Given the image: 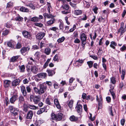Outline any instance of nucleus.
<instances>
[{
	"instance_id": "62",
	"label": "nucleus",
	"mask_w": 126,
	"mask_h": 126,
	"mask_svg": "<svg viewBox=\"0 0 126 126\" xmlns=\"http://www.w3.org/2000/svg\"><path fill=\"white\" fill-rule=\"evenodd\" d=\"M125 120L124 119H122L121 121V125L123 126L124 125L125 123Z\"/></svg>"
},
{
	"instance_id": "26",
	"label": "nucleus",
	"mask_w": 126,
	"mask_h": 126,
	"mask_svg": "<svg viewBox=\"0 0 126 126\" xmlns=\"http://www.w3.org/2000/svg\"><path fill=\"white\" fill-rule=\"evenodd\" d=\"M43 16L45 18H46V17L48 18H52L53 17V15H51L50 14H48L46 13H44L43 14Z\"/></svg>"
},
{
	"instance_id": "23",
	"label": "nucleus",
	"mask_w": 126,
	"mask_h": 126,
	"mask_svg": "<svg viewBox=\"0 0 126 126\" xmlns=\"http://www.w3.org/2000/svg\"><path fill=\"white\" fill-rule=\"evenodd\" d=\"M76 109L78 112H81L82 110V106L80 104L78 105L76 107Z\"/></svg>"
},
{
	"instance_id": "36",
	"label": "nucleus",
	"mask_w": 126,
	"mask_h": 126,
	"mask_svg": "<svg viewBox=\"0 0 126 126\" xmlns=\"http://www.w3.org/2000/svg\"><path fill=\"white\" fill-rule=\"evenodd\" d=\"M27 107L33 110H36L37 109V107L33 105H28Z\"/></svg>"
},
{
	"instance_id": "46",
	"label": "nucleus",
	"mask_w": 126,
	"mask_h": 126,
	"mask_svg": "<svg viewBox=\"0 0 126 126\" xmlns=\"http://www.w3.org/2000/svg\"><path fill=\"white\" fill-rule=\"evenodd\" d=\"M13 6V3L11 2H8L7 5L6 7L7 8H9Z\"/></svg>"
},
{
	"instance_id": "32",
	"label": "nucleus",
	"mask_w": 126,
	"mask_h": 126,
	"mask_svg": "<svg viewBox=\"0 0 126 126\" xmlns=\"http://www.w3.org/2000/svg\"><path fill=\"white\" fill-rule=\"evenodd\" d=\"M34 25L35 26L39 27L40 28H42L43 27H44V25H43L41 23H35L34 24Z\"/></svg>"
},
{
	"instance_id": "59",
	"label": "nucleus",
	"mask_w": 126,
	"mask_h": 126,
	"mask_svg": "<svg viewBox=\"0 0 126 126\" xmlns=\"http://www.w3.org/2000/svg\"><path fill=\"white\" fill-rule=\"evenodd\" d=\"M80 42L78 38H76L74 41V42L76 43H79Z\"/></svg>"
},
{
	"instance_id": "22",
	"label": "nucleus",
	"mask_w": 126,
	"mask_h": 126,
	"mask_svg": "<svg viewBox=\"0 0 126 126\" xmlns=\"http://www.w3.org/2000/svg\"><path fill=\"white\" fill-rule=\"evenodd\" d=\"M20 72L21 73L24 72L25 71V67L24 65H22L21 66L19 65L18 66Z\"/></svg>"
},
{
	"instance_id": "2",
	"label": "nucleus",
	"mask_w": 126,
	"mask_h": 126,
	"mask_svg": "<svg viewBox=\"0 0 126 126\" xmlns=\"http://www.w3.org/2000/svg\"><path fill=\"white\" fill-rule=\"evenodd\" d=\"M22 34L25 38L29 39H32V35L30 32L26 31H24L22 32Z\"/></svg>"
},
{
	"instance_id": "16",
	"label": "nucleus",
	"mask_w": 126,
	"mask_h": 126,
	"mask_svg": "<svg viewBox=\"0 0 126 126\" xmlns=\"http://www.w3.org/2000/svg\"><path fill=\"white\" fill-rule=\"evenodd\" d=\"M63 116V114L62 113H59L56 115V120L57 121L61 120Z\"/></svg>"
},
{
	"instance_id": "64",
	"label": "nucleus",
	"mask_w": 126,
	"mask_h": 126,
	"mask_svg": "<svg viewBox=\"0 0 126 126\" xmlns=\"http://www.w3.org/2000/svg\"><path fill=\"white\" fill-rule=\"evenodd\" d=\"M126 14V10L125 9L124 10L122 14V16L123 17H124Z\"/></svg>"
},
{
	"instance_id": "35",
	"label": "nucleus",
	"mask_w": 126,
	"mask_h": 126,
	"mask_svg": "<svg viewBox=\"0 0 126 126\" xmlns=\"http://www.w3.org/2000/svg\"><path fill=\"white\" fill-rule=\"evenodd\" d=\"M23 18L20 16H19L15 18V20L16 21H23Z\"/></svg>"
},
{
	"instance_id": "63",
	"label": "nucleus",
	"mask_w": 126,
	"mask_h": 126,
	"mask_svg": "<svg viewBox=\"0 0 126 126\" xmlns=\"http://www.w3.org/2000/svg\"><path fill=\"white\" fill-rule=\"evenodd\" d=\"M106 99L108 102H110L111 101V98L110 97H106Z\"/></svg>"
},
{
	"instance_id": "15",
	"label": "nucleus",
	"mask_w": 126,
	"mask_h": 126,
	"mask_svg": "<svg viewBox=\"0 0 126 126\" xmlns=\"http://www.w3.org/2000/svg\"><path fill=\"white\" fill-rule=\"evenodd\" d=\"M33 115L32 111L31 110H30L28 112L27 114L26 118L27 119H32Z\"/></svg>"
},
{
	"instance_id": "57",
	"label": "nucleus",
	"mask_w": 126,
	"mask_h": 126,
	"mask_svg": "<svg viewBox=\"0 0 126 126\" xmlns=\"http://www.w3.org/2000/svg\"><path fill=\"white\" fill-rule=\"evenodd\" d=\"M26 89L28 93H30L31 92V89L29 86L27 87Z\"/></svg>"
},
{
	"instance_id": "40",
	"label": "nucleus",
	"mask_w": 126,
	"mask_h": 126,
	"mask_svg": "<svg viewBox=\"0 0 126 126\" xmlns=\"http://www.w3.org/2000/svg\"><path fill=\"white\" fill-rule=\"evenodd\" d=\"M9 32V31L8 30H6L5 31L3 32L2 34L4 36H5L8 34Z\"/></svg>"
},
{
	"instance_id": "8",
	"label": "nucleus",
	"mask_w": 126,
	"mask_h": 126,
	"mask_svg": "<svg viewBox=\"0 0 126 126\" xmlns=\"http://www.w3.org/2000/svg\"><path fill=\"white\" fill-rule=\"evenodd\" d=\"M45 34V33L41 32L38 33L36 36L37 39L40 40L43 38Z\"/></svg>"
},
{
	"instance_id": "60",
	"label": "nucleus",
	"mask_w": 126,
	"mask_h": 126,
	"mask_svg": "<svg viewBox=\"0 0 126 126\" xmlns=\"http://www.w3.org/2000/svg\"><path fill=\"white\" fill-rule=\"evenodd\" d=\"M24 98L22 96H20L19 98V100L20 101H24Z\"/></svg>"
},
{
	"instance_id": "38",
	"label": "nucleus",
	"mask_w": 126,
	"mask_h": 126,
	"mask_svg": "<svg viewBox=\"0 0 126 126\" xmlns=\"http://www.w3.org/2000/svg\"><path fill=\"white\" fill-rule=\"evenodd\" d=\"M62 7L63 9L67 10H68L69 8V6L68 5L66 4H64L62 5Z\"/></svg>"
},
{
	"instance_id": "45",
	"label": "nucleus",
	"mask_w": 126,
	"mask_h": 126,
	"mask_svg": "<svg viewBox=\"0 0 126 126\" xmlns=\"http://www.w3.org/2000/svg\"><path fill=\"white\" fill-rule=\"evenodd\" d=\"M70 5L74 9H76L77 7L76 5V4H74L72 3V2H69Z\"/></svg>"
},
{
	"instance_id": "18",
	"label": "nucleus",
	"mask_w": 126,
	"mask_h": 126,
	"mask_svg": "<svg viewBox=\"0 0 126 126\" xmlns=\"http://www.w3.org/2000/svg\"><path fill=\"white\" fill-rule=\"evenodd\" d=\"M54 104L56 105L57 108L58 109H60L61 108V106L58 99H55L54 100Z\"/></svg>"
},
{
	"instance_id": "34",
	"label": "nucleus",
	"mask_w": 126,
	"mask_h": 126,
	"mask_svg": "<svg viewBox=\"0 0 126 126\" xmlns=\"http://www.w3.org/2000/svg\"><path fill=\"white\" fill-rule=\"evenodd\" d=\"M75 13L77 15H79L81 14L82 11L80 10H76L75 11Z\"/></svg>"
},
{
	"instance_id": "28",
	"label": "nucleus",
	"mask_w": 126,
	"mask_h": 126,
	"mask_svg": "<svg viewBox=\"0 0 126 126\" xmlns=\"http://www.w3.org/2000/svg\"><path fill=\"white\" fill-rule=\"evenodd\" d=\"M47 72L48 75L49 76H52L55 73L53 71L49 69H47Z\"/></svg>"
},
{
	"instance_id": "5",
	"label": "nucleus",
	"mask_w": 126,
	"mask_h": 126,
	"mask_svg": "<svg viewBox=\"0 0 126 126\" xmlns=\"http://www.w3.org/2000/svg\"><path fill=\"white\" fill-rule=\"evenodd\" d=\"M43 17L42 15H39V17L35 16L32 18L31 19V21H32L33 22H38L41 20L43 19Z\"/></svg>"
},
{
	"instance_id": "39",
	"label": "nucleus",
	"mask_w": 126,
	"mask_h": 126,
	"mask_svg": "<svg viewBox=\"0 0 126 126\" xmlns=\"http://www.w3.org/2000/svg\"><path fill=\"white\" fill-rule=\"evenodd\" d=\"M65 38L64 37H62L59 38L57 40V41L59 43H60L63 42L65 40Z\"/></svg>"
},
{
	"instance_id": "51",
	"label": "nucleus",
	"mask_w": 126,
	"mask_h": 126,
	"mask_svg": "<svg viewBox=\"0 0 126 126\" xmlns=\"http://www.w3.org/2000/svg\"><path fill=\"white\" fill-rule=\"evenodd\" d=\"M111 90H109V91L110 93L111 94L113 98V99H114L115 98L116 96L115 93L113 92V91H111Z\"/></svg>"
},
{
	"instance_id": "10",
	"label": "nucleus",
	"mask_w": 126,
	"mask_h": 126,
	"mask_svg": "<svg viewBox=\"0 0 126 126\" xmlns=\"http://www.w3.org/2000/svg\"><path fill=\"white\" fill-rule=\"evenodd\" d=\"M96 97L97 100L98 102V110H99L100 109H101V107L102 99L101 97H100V99H99L98 98V96L97 95H96Z\"/></svg>"
},
{
	"instance_id": "55",
	"label": "nucleus",
	"mask_w": 126,
	"mask_h": 126,
	"mask_svg": "<svg viewBox=\"0 0 126 126\" xmlns=\"http://www.w3.org/2000/svg\"><path fill=\"white\" fill-rule=\"evenodd\" d=\"M53 60L55 61H56L58 60V56L56 54L53 58Z\"/></svg>"
},
{
	"instance_id": "43",
	"label": "nucleus",
	"mask_w": 126,
	"mask_h": 126,
	"mask_svg": "<svg viewBox=\"0 0 126 126\" xmlns=\"http://www.w3.org/2000/svg\"><path fill=\"white\" fill-rule=\"evenodd\" d=\"M120 50L122 51H123L126 50V46L125 45H124L123 46L120 48Z\"/></svg>"
},
{
	"instance_id": "6",
	"label": "nucleus",
	"mask_w": 126,
	"mask_h": 126,
	"mask_svg": "<svg viewBox=\"0 0 126 126\" xmlns=\"http://www.w3.org/2000/svg\"><path fill=\"white\" fill-rule=\"evenodd\" d=\"M81 117H80L79 118L77 117H75L74 115H72L70 117L69 119L71 121L73 122H80L81 121Z\"/></svg>"
},
{
	"instance_id": "53",
	"label": "nucleus",
	"mask_w": 126,
	"mask_h": 126,
	"mask_svg": "<svg viewBox=\"0 0 126 126\" xmlns=\"http://www.w3.org/2000/svg\"><path fill=\"white\" fill-rule=\"evenodd\" d=\"M29 80L26 78L25 79L23 80V83L24 84H27L28 83Z\"/></svg>"
},
{
	"instance_id": "58",
	"label": "nucleus",
	"mask_w": 126,
	"mask_h": 126,
	"mask_svg": "<svg viewBox=\"0 0 126 126\" xmlns=\"http://www.w3.org/2000/svg\"><path fill=\"white\" fill-rule=\"evenodd\" d=\"M98 9V8L97 7H95L93 9V10L95 14H96L97 13V11Z\"/></svg>"
},
{
	"instance_id": "3",
	"label": "nucleus",
	"mask_w": 126,
	"mask_h": 126,
	"mask_svg": "<svg viewBox=\"0 0 126 126\" xmlns=\"http://www.w3.org/2000/svg\"><path fill=\"white\" fill-rule=\"evenodd\" d=\"M80 38L82 41V45L84 47L86 43L87 37L85 34L82 33L80 35Z\"/></svg>"
},
{
	"instance_id": "41",
	"label": "nucleus",
	"mask_w": 126,
	"mask_h": 126,
	"mask_svg": "<svg viewBox=\"0 0 126 126\" xmlns=\"http://www.w3.org/2000/svg\"><path fill=\"white\" fill-rule=\"evenodd\" d=\"M87 64H88L90 68H91L93 66V63L92 61H90L87 62Z\"/></svg>"
},
{
	"instance_id": "44",
	"label": "nucleus",
	"mask_w": 126,
	"mask_h": 126,
	"mask_svg": "<svg viewBox=\"0 0 126 126\" xmlns=\"http://www.w3.org/2000/svg\"><path fill=\"white\" fill-rule=\"evenodd\" d=\"M46 104L50 105L51 104V103L50 102V100L49 98H47L46 100Z\"/></svg>"
},
{
	"instance_id": "24",
	"label": "nucleus",
	"mask_w": 126,
	"mask_h": 126,
	"mask_svg": "<svg viewBox=\"0 0 126 126\" xmlns=\"http://www.w3.org/2000/svg\"><path fill=\"white\" fill-rule=\"evenodd\" d=\"M117 43L114 41H112L110 42V47L113 49L115 48V46H117Z\"/></svg>"
},
{
	"instance_id": "11",
	"label": "nucleus",
	"mask_w": 126,
	"mask_h": 126,
	"mask_svg": "<svg viewBox=\"0 0 126 126\" xmlns=\"http://www.w3.org/2000/svg\"><path fill=\"white\" fill-rule=\"evenodd\" d=\"M47 74L44 73H40L37 74L36 75L39 78H44L46 77Z\"/></svg>"
},
{
	"instance_id": "48",
	"label": "nucleus",
	"mask_w": 126,
	"mask_h": 126,
	"mask_svg": "<svg viewBox=\"0 0 126 126\" xmlns=\"http://www.w3.org/2000/svg\"><path fill=\"white\" fill-rule=\"evenodd\" d=\"M21 47V46L20 44L19 43H18L16 45L15 48L16 49H19Z\"/></svg>"
},
{
	"instance_id": "37",
	"label": "nucleus",
	"mask_w": 126,
	"mask_h": 126,
	"mask_svg": "<svg viewBox=\"0 0 126 126\" xmlns=\"http://www.w3.org/2000/svg\"><path fill=\"white\" fill-rule=\"evenodd\" d=\"M122 74L121 75V78L122 80H123L125 76V70H122V72L121 73Z\"/></svg>"
},
{
	"instance_id": "17",
	"label": "nucleus",
	"mask_w": 126,
	"mask_h": 126,
	"mask_svg": "<svg viewBox=\"0 0 126 126\" xmlns=\"http://www.w3.org/2000/svg\"><path fill=\"white\" fill-rule=\"evenodd\" d=\"M8 46L12 48H14V42L13 41L10 40L7 43Z\"/></svg>"
},
{
	"instance_id": "54",
	"label": "nucleus",
	"mask_w": 126,
	"mask_h": 126,
	"mask_svg": "<svg viewBox=\"0 0 126 126\" xmlns=\"http://www.w3.org/2000/svg\"><path fill=\"white\" fill-rule=\"evenodd\" d=\"M75 79H74L72 78L70 79L69 80V85H71V83H72L73 82Z\"/></svg>"
},
{
	"instance_id": "47",
	"label": "nucleus",
	"mask_w": 126,
	"mask_h": 126,
	"mask_svg": "<svg viewBox=\"0 0 126 126\" xmlns=\"http://www.w3.org/2000/svg\"><path fill=\"white\" fill-rule=\"evenodd\" d=\"M50 30L54 32H56V30H58V28L56 27H53L50 28Z\"/></svg>"
},
{
	"instance_id": "27",
	"label": "nucleus",
	"mask_w": 126,
	"mask_h": 126,
	"mask_svg": "<svg viewBox=\"0 0 126 126\" xmlns=\"http://www.w3.org/2000/svg\"><path fill=\"white\" fill-rule=\"evenodd\" d=\"M20 10L22 12H29V10L28 8L23 6H22L20 8Z\"/></svg>"
},
{
	"instance_id": "31",
	"label": "nucleus",
	"mask_w": 126,
	"mask_h": 126,
	"mask_svg": "<svg viewBox=\"0 0 126 126\" xmlns=\"http://www.w3.org/2000/svg\"><path fill=\"white\" fill-rule=\"evenodd\" d=\"M26 6H28L31 9H32L34 10L35 9V6L33 5L32 3H30L29 4H26Z\"/></svg>"
},
{
	"instance_id": "13",
	"label": "nucleus",
	"mask_w": 126,
	"mask_h": 126,
	"mask_svg": "<svg viewBox=\"0 0 126 126\" xmlns=\"http://www.w3.org/2000/svg\"><path fill=\"white\" fill-rule=\"evenodd\" d=\"M11 83L10 81L6 80L4 81V86L5 88H7L10 86V85Z\"/></svg>"
},
{
	"instance_id": "25",
	"label": "nucleus",
	"mask_w": 126,
	"mask_h": 126,
	"mask_svg": "<svg viewBox=\"0 0 126 126\" xmlns=\"http://www.w3.org/2000/svg\"><path fill=\"white\" fill-rule=\"evenodd\" d=\"M125 31L124 28H122V27H120L118 30V33H120L121 35Z\"/></svg>"
},
{
	"instance_id": "50",
	"label": "nucleus",
	"mask_w": 126,
	"mask_h": 126,
	"mask_svg": "<svg viewBox=\"0 0 126 126\" xmlns=\"http://www.w3.org/2000/svg\"><path fill=\"white\" fill-rule=\"evenodd\" d=\"M63 24L62 22H60L59 25L60 30H63Z\"/></svg>"
},
{
	"instance_id": "30",
	"label": "nucleus",
	"mask_w": 126,
	"mask_h": 126,
	"mask_svg": "<svg viewBox=\"0 0 126 126\" xmlns=\"http://www.w3.org/2000/svg\"><path fill=\"white\" fill-rule=\"evenodd\" d=\"M45 110V108H41L37 111V113L38 114H40L44 112Z\"/></svg>"
},
{
	"instance_id": "56",
	"label": "nucleus",
	"mask_w": 126,
	"mask_h": 126,
	"mask_svg": "<svg viewBox=\"0 0 126 126\" xmlns=\"http://www.w3.org/2000/svg\"><path fill=\"white\" fill-rule=\"evenodd\" d=\"M87 96V94L84 93H83L82 95V97L83 99H84L86 98Z\"/></svg>"
},
{
	"instance_id": "9",
	"label": "nucleus",
	"mask_w": 126,
	"mask_h": 126,
	"mask_svg": "<svg viewBox=\"0 0 126 126\" xmlns=\"http://www.w3.org/2000/svg\"><path fill=\"white\" fill-rule=\"evenodd\" d=\"M55 19L53 18L48 20L46 23V25L48 26H50L53 24L55 22Z\"/></svg>"
},
{
	"instance_id": "4",
	"label": "nucleus",
	"mask_w": 126,
	"mask_h": 126,
	"mask_svg": "<svg viewBox=\"0 0 126 126\" xmlns=\"http://www.w3.org/2000/svg\"><path fill=\"white\" fill-rule=\"evenodd\" d=\"M9 108L11 112L14 115H16L17 114L18 111L17 109L14 108L12 106H9Z\"/></svg>"
},
{
	"instance_id": "49",
	"label": "nucleus",
	"mask_w": 126,
	"mask_h": 126,
	"mask_svg": "<svg viewBox=\"0 0 126 126\" xmlns=\"http://www.w3.org/2000/svg\"><path fill=\"white\" fill-rule=\"evenodd\" d=\"M51 117L52 118L53 120H56V115L55 114L52 113L51 114Z\"/></svg>"
},
{
	"instance_id": "7",
	"label": "nucleus",
	"mask_w": 126,
	"mask_h": 126,
	"mask_svg": "<svg viewBox=\"0 0 126 126\" xmlns=\"http://www.w3.org/2000/svg\"><path fill=\"white\" fill-rule=\"evenodd\" d=\"M30 48L29 47H23L20 50L21 53L23 55H25L29 50Z\"/></svg>"
},
{
	"instance_id": "21",
	"label": "nucleus",
	"mask_w": 126,
	"mask_h": 126,
	"mask_svg": "<svg viewBox=\"0 0 126 126\" xmlns=\"http://www.w3.org/2000/svg\"><path fill=\"white\" fill-rule=\"evenodd\" d=\"M20 57L19 55L14 56L12 57L10 59V61L14 62L17 61V59Z\"/></svg>"
},
{
	"instance_id": "19",
	"label": "nucleus",
	"mask_w": 126,
	"mask_h": 126,
	"mask_svg": "<svg viewBox=\"0 0 126 126\" xmlns=\"http://www.w3.org/2000/svg\"><path fill=\"white\" fill-rule=\"evenodd\" d=\"M31 69V71L35 74H36L38 70V68L35 66H32Z\"/></svg>"
},
{
	"instance_id": "42",
	"label": "nucleus",
	"mask_w": 126,
	"mask_h": 126,
	"mask_svg": "<svg viewBox=\"0 0 126 126\" xmlns=\"http://www.w3.org/2000/svg\"><path fill=\"white\" fill-rule=\"evenodd\" d=\"M111 82L113 84H114L116 82L115 78L114 77H112L110 78Z\"/></svg>"
},
{
	"instance_id": "1",
	"label": "nucleus",
	"mask_w": 126,
	"mask_h": 126,
	"mask_svg": "<svg viewBox=\"0 0 126 126\" xmlns=\"http://www.w3.org/2000/svg\"><path fill=\"white\" fill-rule=\"evenodd\" d=\"M39 89L37 88H34V90L35 93L41 95L43 93L46 91L47 87L46 85L42 84H40L39 85Z\"/></svg>"
},
{
	"instance_id": "12",
	"label": "nucleus",
	"mask_w": 126,
	"mask_h": 126,
	"mask_svg": "<svg viewBox=\"0 0 126 126\" xmlns=\"http://www.w3.org/2000/svg\"><path fill=\"white\" fill-rule=\"evenodd\" d=\"M20 80L19 79H17L13 80L12 82L13 86H16L19 84L20 82Z\"/></svg>"
},
{
	"instance_id": "52",
	"label": "nucleus",
	"mask_w": 126,
	"mask_h": 126,
	"mask_svg": "<svg viewBox=\"0 0 126 126\" xmlns=\"http://www.w3.org/2000/svg\"><path fill=\"white\" fill-rule=\"evenodd\" d=\"M5 26L7 28H10L11 27V24L10 22H7L5 24Z\"/></svg>"
},
{
	"instance_id": "20",
	"label": "nucleus",
	"mask_w": 126,
	"mask_h": 126,
	"mask_svg": "<svg viewBox=\"0 0 126 126\" xmlns=\"http://www.w3.org/2000/svg\"><path fill=\"white\" fill-rule=\"evenodd\" d=\"M40 100V98L39 97L37 96H35L33 99L34 102L36 104H38Z\"/></svg>"
},
{
	"instance_id": "14",
	"label": "nucleus",
	"mask_w": 126,
	"mask_h": 126,
	"mask_svg": "<svg viewBox=\"0 0 126 126\" xmlns=\"http://www.w3.org/2000/svg\"><path fill=\"white\" fill-rule=\"evenodd\" d=\"M17 97V95H13L10 99V102L12 103H14L16 100Z\"/></svg>"
},
{
	"instance_id": "33",
	"label": "nucleus",
	"mask_w": 126,
	"mask_h": 126,
	"mask_svg": "<svg viewBox=\"0 0 126 126\" xmlns=\"http://www.w3.org/2000/svg\"><path fill=\"white\" fill-rule=\"evenodd\" d=\"M73 103V100H71L69 101L68 105L70 108L71 109L72 108Z\"/></svg>"
},
{
	"instance_id": "29",
	"label": "nucleus",
	"mask_w": 126,
	"mask_h": 126,
	"mask_svg": "<svg viewBox=\"0 0 126 126\" xmlns=\"http://www.w3.org/2000/svg\"><path fill=\"white\" fill-rule=\"evenodd\" d=\"M51 52L50 49L48 47L46 48L45 50L44 53L47 55H49Z\"/></svg>"
},
{
	"instance_id": "61",
	"label": "nucleus",
	"mask_w": 126,
	"mask_h": 126,
	"mask_svg": "<svg viewBox=\"0 0 126 126\" xmlns=\"http://www.w3.org/2000/svg\"><path fill=\"white\" fill-rule=\"evenodd\" d=\"M5 102H6V105L8 104L9 103V99L8 97H6L5 99Z\"/></svg>"
}]
</instances>
